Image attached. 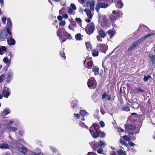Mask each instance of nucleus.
<instances>
[{"instance_id": "obj_30", "label": "nucleus", "mask_w": 155, "mask_h": 155, "mask_svg": "<svg viewBox=\"0 0 155 155\" xmlns=\"http://www.w3.org/2000/svg\"><path fill=\"white\" fill-rule=\"evenodd\" d=\"M137 116H130V121L133 123H134L136 120L137 119Z\"/></svg>"}, {"instance_id": "obj_37", "label": "nucleus", "mask_w": 155, "mask_h": 155, "mask_svg": "<svg viewBox=\"0 0 155 155\" xmlns=\"http://www.w3.org/2000/svg\"><path fill=\"white\" fill-rule=\"evenodd\" d=\"M74 10L72 8H71L69 7L68 10V14H72L74 15L75 13V12Z\"/></svg>"}, {"instance_id": "obj_13", "label": "nucleus", "mask_w": 155, "mask_h": 155, "mask_svg": "<svg viewBox=\"0 0 155 155\" xmlns=\"http://www.w3.org/2000/svg\"><path fill=\"white\" fill-rule=\"evenodd\" d=\"M7 42L8 44L9 45H14L16 43L15 40L12 38V35L10 36L9 39L7 40Z\"/></svg>"}, {"instance_id": "obj_49", "label": "nucleus", "mask_w": 155, "mask_h": 155, "mask_svg": "<svg viewBox=\"0 0 155 155\" xmlns=\"http://www.w3.org/2000/svg\"><path fill=\"white\" fill-rule=\"evenodd\" d=\"M108 96V94H107L106 92H104L102 96V99H104Z\"/></svg>"}, {"instance_id": "obj_31", "label": "nucleus", "mask_w": 155, "mask_h": 155, "mask_svg": "<svg viewBox=\"0 0 155 155\" xmlns=\"http://www.w3.org/2000/svg\"><path fill=\"white\" fill-rule=\"evenodd\" d=\"M12 28L6 27V30L7 32V34L8 35H9V36H11L12 35V33L11 31V30L12 29Z\"/></svg>"}, {"instance_id": "obj_11", "label": "nucleus", "mask_w": 155, "mask_h": 155, "mask_svg": "<svg viewBox=\"0 0 155 155\" xmlns=\"http://www.w3.org/2000/svg\"><path fill=\"white\" fill-rule=\"evenodd\" d=\"M2 94L5 97L7 98L10 94V92L9 90V88L7 87H4Z\"/></svg>"}, {"instance_id": "obj_42", "label": "nucleus", "mask_w": 155, "mask_h": 155, "mask_svg": "<svg viewBox=\"0 0 155 155\" xmlns=\"http://www.w3.org/2000/svg\"><path fill=\"white\" fill-rule=\"evenodd\" d=\"M123 139L126 141L129 142L131 140V138L129 137L128 136H123Z\"/></svg>"}, {"instance_id": "obj_53", "label": "nucleus", "mask_w": 155, "mask_h": 155, "mask_svg": "<svg viewBox=\"0 0 155 155\" xmlns=\"http://www.w3.org/2000/svg\"><path fill=\"white\" fill-rule=\"evenodd\" d=\"M85 124V123L82 122H80L79 123V125L82 127H83Z\"/></svg>"}, {"instance_id": "obj_14", "label": "nucleus", "mask_w": 155, "mask_h": 155, "mask_svg": "<svg viewBox=\"0 0 155 155\" xmlns=\"http://www.w3.org/2000/svg\"><path fill=\"white\" fill-rule=\"evenodd\" d=\"M107 20L106 17L103 18L102 21L100 23L101 26L102 27H106L108 26Z\"/></svg>"}, {"instance_id": "obj_10", "label": "nucleus", "mask_w": 155, "mask_h": 155, "mask_svg": "<svg viewBox=\"0 0 155 155\" xmlns=\"http://www.w3.org/2000/svg\"><path fill=\"white\" fill-rule=\"evenodd\" d=\"M8 36V34L5 31L2 30L0 31V40L1 41H4L6 38Z\"/></svg>"}, {"instance_id": "obj_9", "label": "nucleus", "mask_w": 155, "mask_h": 155, "mask_svg": "<svg viewBox=\"0 0 155 155\" xmlns=\"http://www.w3.org/2000/svg\"><path fill=\"white\" fill-rule=\"evenodd\" d=\"M108 4H105L104 3L101 2L98 3L96 6L95 10L98 12L99 11V9L101 8H106L108 6Z\"/></svg>"}, {"instance_id": "obj_33", "label": "nucleus", "mask_w": 155, "mask_h": 155, "mask_svg": "<svg viewBox=\"0 0 155 155\" xmlns=\"http://www.w3.org/2000/svg\"><path fill=\"white\" fill-rule=\"evenodd\" d=\"M117 153L118 155H127L126 152L123 151L121 149H120L118 151Z\"/></svg>"}, {"instance_id": "obj_12", "label": "nucleus", "mask_w": 155, "mask_h": 155, "mask_svg": "<svg viewBox=\"0 0 155 155\" xmlns=\"http://www.w3.org/2000/svg\"><path fill=\"white\" fill-rule=\"evenodd\" d=\"M56 33L57 36L59 37V38L60 40V41L61 42H64L65 41L67 40V38H66V36H64L62 34V31L61 35L60 34V33L58 31H57Z\"/></svg>"}, {"instance_id": "obj_41", "label": "nucleus", "mask_w": 155, "mask_h": 155, "mask_svg": "<svg viewBox=\"0 0 155 155\" xmlns=\"http://www.w3.org/2000/svg\"><path fill=\"white\" fill-rule=\"evenodd\" d=\"M92 54L93 56L96 57L98 55V51H96V50L94 49L93 51Z\"/></svg>"}, {"instance_id": "obj_5", "label": "nucleus", "mask_w": 155, "mask_h": 155, "mask_svg": "<svg viewBox=\"0 0 155 155\" xmlns=\"http://www.w3.org/2000/svg\"><path fill=\"white\" fill-rule=\"evenodd\" d=\"M123 15L121 11L120 10L116 12L115 10L112 11V15L110 17V19L112 22L113 23Z\"/></svg>"}, {"instance_id": "obj_8", "label": "nucleus", "mask_w": 155, "mask_h": 155, "mask_svg": "<svg viewBox=\"0 0 155 155\" xmlns=\"http://www.w3.org/2000/svg\"><path fill=\"white\" fill-rule=\"evenodd\" d=\"M98 50L102 52L106 53V51L108 49V46L107 45L100 43L97 46Z\"/></svg>"}, {"instance_id": "obj_51", "label": "nucleus", "mask_w": 155, "mask_h": 155, "mask_svg": "<svg viewBox=\"0 0 155 155\" xmlns=\"http://www.w3.org/2000/svg\"><path fill=\"white\" fill-rule=\"evenodd\" d=\"M50 149L51 150L54 152L55 153H57V150L56 149H55V148L54 147H52L51 146L50 147Z\"/></svg>"}, {"instance_id": "obj_26", "label": "nucleus", "mask_w": 155, "mask_h": 155, "mask_svg": "<svg viewBox=\"0 0 155 155\" xmlns=\"http://www.w3.org/2000/svg\"><path fill=\"white\" fill-rule=\"evenodd\" d=\"M81 36L82 35L80 33H78L75 35V38L77 40L81 41L82 39ZM82 36L83 37V35Z\"/></svg>"}, {"instance_id": "obj_22", "label": "nucleus", "mask_w": 155, "mask_h": 155, "mask_svg": "<svg viewBox=\"0 0 155 155\" xmlns=\"http://www.w3.org/2000/svg\"><path fill=\"white\" fill-rule=\"evenodd\" d=\"M85 45L86 46L87 50L90 51L92 49V46L90 41L86 42H85Z\"/></svg>"}, {"instance_id": "obj_52", "label": "nucleus", "mask_w": 155, "mask_h": 155, "mask_svg": "<svg viewBox=\"0 0 155 155\" xmlns=\"http://www.w3.org/2000/svg\"><path fill=\"white\" fill-rule=\"evenodd\" d=\"M99 124L100 126L102 127H103L105 126V124L103 121H100L99 122Z\"/></svg>"}, {"instance_id": "obj_6", "label": "nucleus", "mask_w": 155, "mask_h": 155, "mask_svg": "<svg viewBox=\"0 0 155 155\" xmlns=\"http://www.w3.org/2000/svg\"><path fill=\"white\" fill-rule=\"evenodd\" d=\"M86 33L90 35L94 33L95 29V25L93 22L88 24L84 28Z\"/></svg>"}, {"instance_id": "obj_36", "label": "nucleus", "mask_w": 155, "mask_h": 155, "mask_svg": "<svg viewBox=\"0 0 155 155\" xmlns=\"http://www.w3.org/2000/svg\"><path fill=\"white\" fill-rule=\"evenodd\" d=\"M59 55L63 59H65L66 57L65 54L63 51H61L59 52Z\"/></svg>"}, {"instance_id": "obj_43", "label": "nucleus", "mask_w": 155, "mask_h": 155, "mask_svg": "<svg viewBox=\"0 0 155 155\" xmlns=\"http://www.w3.org/2000/svg\"><path fill=\"white\" fill-rule=\"evenodd\" d=\"M3 113H4L5 115H6L9 114L10 113V111L8 109L5 108L3 111Z\"/></svg>"}, {"instance_id": "obj_17", "label": "nucleus", "mask_w": 155, "mask_h": 155, "mask_svg": "<svg viewBox=\"0 0 155 155\" xmlns=\"http://www.w3.org/2000/svg\"><path fill=\"white\" fill-rule=\"evenodd\" d=\"M18 150L24 154H25L27 152V148L24 146L19 147L18 148Z\"/></svg>"}, {"instance_id": "obj_7", "label": "nucleus", "mask_w": 155, "mask_h": 155, "mask_svg": "<svg viewBox=\"0 0 155 155\" xmlns=\"http://www.w3.org/2000/svg\"><path fill=\"white\" fill-rule=\"evenodd\" d=\"M87 84L88 87L91 89H94L97 86L96 81L93 77H91L88 80Z\"/></svg>"}, {"instance_id": "obj_62", "label": "nucleus", "mask_w": 155, "mask_h": 155, "mask_svg": "<svg viewBox=\"0 0 155 155\" xmlns=\"http://www.w3.org/2000/svg\"><path fill=\"white\" fill-rule=\"evenodd\" d=\"M63 18H68V15L66 14H64L62 15V16Z\"/></svg>"}, {"instance_id": "obj_16", "label": "nucleus", "mask_w": 155, "mask_h": 155, "mask_svg": "<svg viewBox=\"0 0 155 155\" xmlns=\"http://www.w3.org/2000/svg\"><path fill=\"white\" fill-rule=\"evenodd\" d=\"M92 71L94 73V74L95 75H99V73L100 69L97 66H93V68H92Z\"/></svg>"}, {"instance_id": "obj_27", "label": "nucleus", "mask_w": 155, "mask_h": 155, "mask_svg": "<svg viewBox=\"0 0 155 155\" xmlns=\"http://www.w3.org/2000/svg\"><path fill=\"white\" fill-rule=\"evenodd\" d=\"M79 113L81 116L83 117L85 116L86 115L88 114V113L85 110H81Z\"/></svg>"}, {"instance_id": "obj_58", "label": "nucleus", "mask_w": 155, "mask_h": 155, "mask_svg": "<svg viewBox=\"0 0 155 155\" xmlns=\"http://www.w3.org/2000/svg\"><path fill=\"white\" fill-rule=\"evenodd\" d=\"M64 10V8H62L59 11V13L60 15H61L63 13V12H62V11Z\"/></svg>"}, {"instance_id": "obj_40", "label": "nucleus", "mask_w": 155, "mask_h": 155, "mask_svg": "<svg viewBox=\"0 0 155 155\" xmlns=\"http://www.w3.org/2000/svg\"><path fill=\"white\" fill-rule=\"evenodd\" d=\"M13 73L12 72L9 73L8 75L7 80L9 81H11L13 77Z\"/></svg>"}, {"instance_id": "obj_25", "label": "nucleus", "mask_w": 155, "mask_h": 155, "mask_svg": "<svg viewBox=\"0 0 155 155\" xmlns=\"http://www.w3.org/2000/svg\"><path fill=\"white\" fill-rule=\"evenodd\" d=\"M98 145L100 147L104 148L106 146V144L105 141H100Z\"/></svg>"}, {"instance_id": "obj_19", "label": "nucleus", "mask_w": 155, "mask_h": 155, "mask_svg": "<svg viewBox=\"0 0 155 155\" xmlns=\"http://www.w3.org/2000/svg\"><path fill=\"white\" fill-rule=\"evenodd\" d=\"M62 34L66 36V38L68 39H71L72 37L70 34L68 33L64 28L62 30Z\"/></svg>"}, {"instance_id": "obj_50", "label": "nucleus", "mask_w": 155, "mask_h": 155, "mask_svg": "<svg viewBox=\"0 0 155 155\" xmlns=\"http://www.w3.org/2000/svg\"><path fill=\"white\" fill-rule=\"evenodd\" d=\"M101 36L99 35H97V36L96 38L98 41L100 42H102V39L101 38Z\"/></svg>"}, {"instance_id": "obj_23", "label": "nucleus", "mask_w": 155, "mask_h": 155, "mask_svg": "<svg viewBox=\"0 0 155 155\" xmlns=\"http://www.w3.org/2000/svg\"><path fill=\"white\" fill-rule=\"evenodd\" d=\"M98 33L99 35L101 36V38H104L106 36V34L105 32L102 29L98 31Z\"/></svg>"}, {"instance_id": "obj_20", "label": "nucleus", "mask_w": 155, "mask_h": 155, "mask_svg": "<svg viewBox=\"0 0 155 155\" xmlns=\"http://www.w3.org/2000/svg\"><path fill=\"white\" fill-rule=\"evenodd\" d=\"M84 11L86 13V15L90 19H91L92 18L93 15L92 14L91 11L88 9H85L84 10Z\"/></svg>"}, {"instance_id": "obj_29", "label": "nucleus", "mask_w": 155, "mask_h": 155, "mask_svg": "<svg viewBox=\"0 0 155 155\" xmlns=\"http://www.w3.org/2000/svg\"><path fill=\"white\" fill-rule=\"evenodd\" d=\"M117 131L119 133L120 135L122 134H121V133H124L126 131L125 130H124L123 129L120 127L117 128Z\"/></svg>"}, {"instance_id": "obj_39", "label": "nucleus", "mask_w": 155, "mask_h": 155, "mask_svg": "<svg viewBox=\"0 0 155 155\" xmlns=\"http://www.w3.org/2000/svg\"><path fill=\"white\" fill-rule=\"evenodd\" d=\"M13 122L12 121H10L9 122L6 124V127L8 129H10L12 127L11 126V125L12 124Z\"/></svg>"}, {"instance_id": "obj_24", "label": "nucleus", "mask_w": 155, "mask_h": 155, "mask_svg": "<svg viewBox=\"0 0 155 155\" xmlns=\"http://www.w3.org/2000/svg\"><path fill=\"white\" fill-rule=\"evenodd\" d=\"M148 57L150 58L152 64H155V55L150 54L148 55Z\"/></svg>"}, {"instance_id": "obj_55", "label": "nucleus", "mask_w": 155, "mask_h": 155, "mask_svg": "<svg viewBox=\"0 0 155 155\" xmlns=\"http://www.w3.org/2000/svg\"><path fill=\"white\" fill-rule=\"evenodd\" d=\"M7 18L5 17H2V20L3 24H5L6 22Z\"/></svg>"}, {"instance_id": "obj_64", "label": "nucleus", "mask_w": 155, "mask_h": 155, "mask_svg": "<svg viewBox=\"0 0 155 155\" xmlns=\"http://www.w3.org/2000/svg\"><path fill=\"white\" fill-rule=\"evenodd\" d=\"M76 24V22L75 21H73L72 22V23H71V25H72V26L73 27H74L75 26Z\"/></svg>"}, {"instance_id": "obj_38", "label": "nucleus", "mask_w": 155, "mask_h": 155, "mask_svg": "<svg viewBox=\"0 0 155 155\" xmlns=\"http://www.w3.org/2000/svg\"><path fill=\"white\" fill-rule=\"evenodd\" d=\"M150 78L151 76L149 74H148L147 76L145 75L143 79V81L145 82L147 81Z\"/></svg>"}, {"instance_id": "obj_60", "label": "nucleus", "mask_w": 155, "mask_h": 155, "mask_svg": "<svg viewBox=\"0 0 155 155\" xmlns=\"http://www.w3.org/2000/svg\"><path fill=\"white\" fill-rule=\"evenodd\" d=\"M100 111L101 113L102 114H104L105 113V111L103 109V108L101 107L100 108Z\"/></svg>"}, {"instance_id": "obj_1", "label": "nucleus", "mask_w": 155, "mask_h": 155, "mask_svg": "<svg viewBox=\"0 0 155 155\" xmlns=\"http://www.w3.org/2000/svg\"><path fill=\"white\" fill-rule=\"evenodd\" d=\"M153 35V33H150L147 34L144 36L142 37L136 41L132 45L129 47L127 50V52H131L136 47L139 46L141 43L144 42L149 37Z\"/></svg>"}, {"instance_id": "obj_28", "label": "nucleus", "mask_w": 155, "mask_h": 155, "mask_svg": "<svg viewBox=\"0 0 155 155\" xmlns=\"http://www.w3.org/2000/svg\"><path fill=\"white\" fill-rule=\"evenodd\" d=\"M6 27L12 28V24L10 18H8L7 19V23Z\"/></svg>"}, {"instance_id": "obj_63", "label": "nucleus", "mask_w": 155, "mask_h": 155, "mask_svg": "<svg viewBox=\"0 0 155 155\" xmlns=\"http://www.w3.org/2000/svg\"><path fill=\"white\" fill-rule=\"evenodd\" d=\"M87 155H97L95 153H93V152H89L88 153Z\"/></svg>"}, {"instance_id": "obj_56", "label": "nucleus", "mask_w": 155, "mask_h": 155, "mask_svg": "<svg viewBox=\"0 0 155 155\" xmlns=\"http://www.w3.org/2000/svg\"><path fill=\"white\" fill-rule=\"evenodd\" d=\"M5 77V75L2 74L0 76V83L3 81V79Z\"/></svg>"}, {"instance_id": "obj_4", "label": "nucleus", "mask_w": 155, "mask_h": 155, "mask_svg": "<svg viewBox=\"0 0 155 155\" xmlns=\"http://www.w3.org/2000/svg\"><path fill=\"white\" fill-rule=\"evenodd\" d=\"M84 59L83 63L84 68L88 69L92 68V66L94 65L92 57L88 55Z\"/></svg>"}, {"instance_id": "obj_46", "label": "nucleus", "mask_w": 155, "mask_h": 155, "mask_svg": "<svg viewBox=\"0 0 155 155\" xmlns=\"http://www.w3.org/2000/svg\"><path fill=\"white\" fill-rule=\"evenodd\" d=\"M75 20L79 24H81L82 21L80 18H75Z\"/></svg>"}, {"instance_id": "obj_47", "label": "nucleus", "mask_w": 155, "mask_h": 155, "mask_svg": "<svg viewBox=\"0 0 155 155\" xmlns=\"http://www.w3.org/2000/svg\"><path fill=\"white\" fill-rule=\"evenodd\" d=\"M70 6L71 7H70V8H71L73 9L74 10H75L77 9L74 3H71L70 5Z\"/></svg>"}, {"instance_id": "obj_59", "label": "nucleus", "mask_w": 155, "mask_h": 155, "mask_svg": "<svg viewBox=\"0 0 155 155\" xmlns=\"http://www.w3.org/2000/svg\"><path fill=\"white\" fill-rule=\"evenodd\" d=\"M94 1H91L90 3V6H94Z\"/></svg>"}, {"instance_id": "obj_44", "label": "nucleus", "mask_w": 155, "mask_h": 155, "mask_svg": "<svg viewBox=\"0 0 155 155\" xmlns=\"http://www.w3.org/2000/svg\"><path fill=\"white\" fill-rule=\"evenodd\" d=\"M120 142L122 144L126 146H127V144L125 143V142L122 139H120Z\"/></svg>"}, {"instance_id": "obj_54", "label": "nucleus", "mask_w": 155, "mask_h": 155, "mask_svg": "<svg viewBox=\"0 0 155 155\" xmlns=\"http://www.w3.org/2000/svg\"><path fill=\"white\" fill-rule=\"evenodd\" d=\"M10 130L12 131H15L17 130V129L15 127H12L11 129H9Z\"/></svg>"}, {"instance_id": "obj_3", "label": "nucleus", "mask_w": 155, "mask_h": 155, "mask_svg": "<svg viewBox=\"0 0 155 155\" xmlns=\"http://www.w3.org/2000/svg\"><path fill=\"white\" fill-rule=\"evenodd\" d=\"M125 126V129L126 132L129 135H134L138 133L140 130L139 128H137L136 127L132 125H127Z\"/></svg>"}, {"instance_id": "obj_21", "label": "nucleus", "mask_w": 155, "mask_h": 155, "mask_svg": "<svg viewBox=\"0 0 155 155\" xmlns=\"http://www.w3.org/2000/svg\"><path fill=\"white\" fill-rule=\"evenodd\" d=\"M7 51V48L5 46H0V54L2 55Z\"/></svg>"}, {"instance_id": "obj_57", "label": "nucleus", "mask_w": 155, "mask_h": 155, "mask_svg": "<svg viewBox=\"0 0 155 155\" xmlns=\"http://www.w3.org/2000/svg\"><path fill=\"white\" fill-rule=\"evenodd\" d=\"M57 18L58 20L59 21H62V19L63 17L61 15H58L57 16Z\"/></svg>"}, {"instance_id": "obj_2", "label": "nucleus", "mask_w": 155, "mask_h": 155, "mask_svg": "<svg viewBox=\"0 0 155 155\" xmlns=\"http://www.w3.org/2000/svg\"><path fill=\"white\" fill-rule=\"evenodd\" d=\"M99 124L94 123L89 130L92 136H105L106 133L100 130Z\"/></svg>"}, {"instance_id": "obj_48", "label": "nucleus", "mask_w": 155, "mask_h": 155, "mask_svg": "<svg viewBox=\"0 0 155 155\" xmlns=\"http://www.w3.org/2000/svg\"><path fill=\"white\" fill-rule=\"evenodd\" d=\"M103 151V150L102 148L100 147L99 149L97 150V152L98 153L100 154H102V152Z\"/></svg>"}, {"instance_id": "obj_35", "label": "nucleus", "mask_w": 155, "mask_h": 155, "mask_svg": "<svg viewBox=\"0 0 155 155\" xmlns=\"http://www.w3.org/2000/svg\"><path fill=\"white\" fill-rule=\"evenodd\" d=\"M0 148L5 149L8 148V145L5 143H3L1 145Z\"/></svg>"}, {"instance_id": "obj_15", "label": "nucleus", "mask_w": 155, "mask_h": 155, "mask_svg": "<svg viewBox=\"0 0 155 155\" xmlns=\"http://www.w3.org/2000/svg\"><path fill=\"white\" fill-rule=\"evenodd\" d=\"M3 61L6 64L5 67L7 69L10 64L11 60L10 59H8V57H5L3 59Z\"/></svg>"}, {"instance_id": "obj_32", "label": "nucleus", "mask_w": 155, "mask_h": 155, "mask_svg": "<svg viewBox=\"0 0 155 155\" xmlns=\"http://www.w3.org/2000/svg\"><path fill=\"white\" fill-rule=\"evenodd\" d=\"M128 105H129L128 103H127V105H124L123 107L122 110L126 111H130V108L128 107Z\"/></svg>"}, {"instance_id": "obj_45", "label": "nucleus", "mask_w": 155, "mask_h": 155, "mask_svg": "<svg viewBox=\"0 0 155 155\" xmlns=\"http://www.w3.org/2000/svg\"><path fill=\"white\" fill-rule=\"evenodd\" d=\"M66 24V22L64 21H61L59 23V25L61 26H63Z\"/></svg>"}, {"instance_id": "obj_61", "label": "nucleus", "mask_w": 155, "mask_h": 155, "mask_svg": "<svg viewBox=\"0 0 155 155\" xmlns=\"http://www.w3.org/2000/svg\"><path fill=\"white\" fill-rule=\"evenodd\" d=\"M137 92H144V91L141 88H138L137 89Z\"/></svg>"}, {"instance_id": "obj_18", "label": "nucleus", "mask_w": 155, "mask_h": 155, "mask_svg": "<svg viewBox=\"0 0 155 155\" xmlns=\"http://www.w3.org/2000/svg\"><path fill=\"white\" fill-rule=\"evenodd\" d=\"M123 5L122 0H117L115 3L116 6L118 8H121L123 7Z\"/></svg>"}, {"instance_id": "obj_34", "label": "nucleus", "mask_w": 155, "mask_h": 155, "mask_svg": "<svg viewBox=\"0 0 155 155\" xmlns=\"http://www.w3.org/2000/svg\"><path fill=\"white\" fill-rule=\"evenodd\" d=\"M107 33L110 35V38H112L113 36L114 35V31L111 29L109 30L107 32Z\"/></svg>"}]
</instances>
